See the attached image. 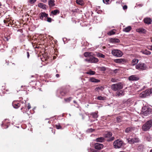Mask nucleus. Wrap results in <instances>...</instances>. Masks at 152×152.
Instances as JSON below:
<instances>
[{
    "label": "nucleus",
    "instance_id": "f257e3e1",
    "mask_svg": "<svg viewBox=\"0 0 152 152\" xmlns=\"http://www.w3.org/2000/svg\"><path fill=\"white\" fill-rule=\"evenodd\" d=\"M123 84L121 83H119L112 84L111 86V88L113 91H117L122 89Z\"/></svg>",
    "mask_w": 152,
    "mask_h": 152
},
{
    "label": "nucleus",
    "instance_id": "f03ea898",
    "mask_svg": "<svg viewBox=\"0 0 152 152\" xmlns=\"http://www.w3.org/2000/svg\"><path fill=\"white\" fill-rule=\"evenodd\" d=\"M124 145V142L120 139H117L114 141L113 143L114 147L116 148H121Z\"/></svg>",
    "mask_w": 152,
    "mask_h": 152
},
{
    "label": "nucleus",
    "instance_id": "7ed1b4c3",
    "mask_svg": "<svg viewBox=\"0 0 152 152\" xmlns=\"http://www.w3.org/2000/svg\"><path fill=\"white\" fill-rule=\"evenodd\" d=\"M152 126V120H150L146 122L142 126V129L144 131L148 130Z\"/></svg>",
    "mask_w": 152,
    "mask_h": 152
},
{
    "label": "nucleus",
    "instance_id": "20e7f679",
    "mask_svg": "<svg viewBox=\"0 0 152 152\" xmlns=\"http://www.w3.org/2000/svg\"><path fill=\"white\" fill-rule=\"evenodd\" d=\"M152 94V88L147 89L141 93L139 96L142 98H145Z\"/></svg>",
    "mask_w": 152,
    "mask_h": 152
},
{
    "label": "nucleus",
    "instance_id": "39448f33",
    "mask_svg": "<svg viewBox=\"0 0 152 152\" xmlns=\"http://www.w3.org/2000/svg\"><path fill=\"white\" fill-rule=\"evenodd\" d=\"M151 112V109L147 107L144 106L142 108V113L145 116H147L148 114H150Z\"/></svg>",
    "mask_w": 152,
    "mask_h": 152
},
{
    "label": "nucleus",
    "instance_id": "423d86ee",
    "mask_svg": "<svg viewBox=\"0 0 152 152\" xmlns=\"http://www.w3.org/2000/svg\"><path fill=\"white\" fill-rule=\"evenodd\" d=\"M84 61L88 63H96L99 61L97 58L93 56H91L89 58H87L85 59Z\"/></svg>",
    "mask_w": 152,
    "mask_h": 152
},
{
    "label": "nucleus",
    "instance_id": "0eeeda50",
    "mask_svg": "<svg viewBox=\"0 0 152 152\" xmlns=\"http://www.w3.org/2000/svg\"><path fill=\"white\" fill-rule=\"evenodd\" d=\"M147 67L146 65L143 63H139L136 66V68L139 70H143L146 69Z\"/></svg>",
    "mask_w": 152,
    "mask_h": 152
},
{
    "label": "nucleus",
    "instance_id": "6e6552de",
    "mask_svg": "<svg viewBox=\"0 0 152 152\" xmlns=\"http://www.w3.org/2000/svg\"><path fill=\"white\" fill-rule=\"evenodd\" d=\"M112 53L114 56L118 57H120L123 55L122 52L118 50H112Z\"/></svg>",
    "mask_w": 152,
    "mask_h": 152
},
{
    "label": "nucleus",
    "instance_id": "1a4fd4ad",
    "mask_svg": "<svg viewBox=\"0 0 152 152\" xmlns=\"http://www.w3.org/2000/svg\"><path fill=\"white\" fill-rule=\"evenodd\" d=\"M129 143L132 144L139 142V140L138 138H129L127 139Z\"/></svg>",
    "mask_w": 152,
    "mask_h": 152
},
{
    "label": "nucleus",
    "instance_id": "9d476101",
    "mask_svg": "<svg viewBox=\"0 0 152 152\" xmlns=\"http://www.w3.org/2000/svg\"><path fill=\"white\" fill-rule=\"evenodd\" d=\"M128 79L130 81H136L139 79V77L136 75H132L129 76Z\"/></svg>",
    "mask_w": 152,
    "mask_h": 152
},
{
    "label": "nucleus",
    "instance_id": "9b49d317",
    "mask_svg": "<svg viewBox=\"0 0 152 152\" xmlns=\"http://www.w3.org/2000/svg\"><path fill=\"white\" fill-rule=\"evenodd\" d=\"M103 147V145L102 144L99 143H96L94 145L95 148L98 150L102 149Z\"/></svg>",
    "mask_w": 152,
    "mask_h": 152
},
{
    "label": "nucleus",
    "instance_id": "f8f14e48",
    "mask_svg": "<svg viewBox=\"0 0 152 152\" xmlns=\"http://www.w3.org/2000/svg\"><path fill=\"white\" fill-rule=\"evenodd\" d=\"M116 96H121L124 95V91L122 90H120L117 91L116 93Z\"/></svg>",
    "mask_w": 152,
    "mask_h": 152
},
{
    "label": "nucleus",
    "instance_id": "ddd939ff",
    "mask_svg": "<svg viewBox=\"0 0 152 152\" xmlns=\"http://www.w3.org/2000/svg\"><path fill=\"white\" fill-rule=\"evenodd\" d=\"M21 104L18 102L14 101L12 103V105L13 107L16 109L18 108Z\"/></svg>",
    "mask_w": 152,
    "mask_h": 152
},
{
    "label": "nucleus",
    "instance_id": "4468645a",
    "mask_svg": "<svg viewBox=\"0 0 152 152\" xmlns=\"http://www.w3.org/2000/svg\"><path fill=\"white\" fill-rule=\"evenodd\" d=\"M114 61L116 63H123L126 62V60L123 58H120L115 59Z\"/></svg>",
    "mask_w": 152,
    "mask_h": 152
},
{
    "label": "nucleus",
    "instance_id": "2eb2a0df",
    "mask_svg": "<svg viewBox=\"0 0 152 152\" xmlns=\"http://www.w3.org/2000/svg\"><path fill=\"white\" fill-rule=\"evenodd\" d=\"M39 16L40 18L42 20H43V19L44 17H47L48 16V14L46 13L45 12H42L40 13L39 14Z\"/></svg>",
    "mask_w": 152,
    "mask_h": 152
},
{
    "label": "nucleus",
    "instance_id": "dca6fc26",
    "mask_svg": "<svg viewBox=\"0 0 152 152\" xmlns=\"http://www.w3.org/2000/svg\"><path fill=\"white\" fill-rule=\"evenodd\" d=\"M144 21L145 23L150 24L151 23L152 20L149 18H146L144 19Z\"/></svg>",
    "mask_w": 152,
    "mask_h": 152
},
{
    "label": "nucleus",
    "instance_id": "f3484780",
    "mask_svg": "<svg viewBox=\"0 0 152 152\" xmlns=\"http://www.w3.org/2000/svg\"><path fill=\"white\" fill-rule=\"evenodd\" d=\"M98 112H93L91 113L90 114L92 115V117L94 118H96L98 117Z\"/></svg>",
    "mask_w": 152,
    "mask_h": 152
},
{
    "label": "nucleus",
    "instance_id": "a211bd4d",
    "mask_svg": "<svg viewBox=\"0 0 152 152\" xmlns=\"http://www.w3.org/2000/svg\"><path fill=\"white\" fill-rule=\"evenodd\" d=\"M139 60L136 58H134L132 59L131 64L132 66H134L138 62Z\"/></svg>",
    "mask_w": 152,
    "mask_h": 152
},
{
    "label": "nucleus",
    "instance_id": "6ab92c4d",
    "mask_svg": "<svg viewBox=\"0 0 152 152\" xmlns=\"http://www.w3.org/2000/svg\"><path fill=\"white\" fill-rule=\"evenodd\" d=\"M38 6L39 7L43 9H45L46 8V5L42 3H39L38 4Z\"/></svg>",
    "mask_w": 152,
    "mask_h": 152
},
{
    "label": "nucleus",
    "instance_id": "aec40b11",
    "mask_svg": "<svg viewBox=\"0 0 152 152\" xmlns=\"http://www.w3.org/2000/svg\"><path fill=\"white\" fill-rule=\"evenodd\" d=\"M54 2L55 1L54 0H49L48 1V4L50 7H53L55 5Z\"/></svg>",
    "mask_w": 152,
    "mask_h": 152
},
{
    "label": "nucleus",
    "instance_id": "412c9836",
    "mask_svg": "<svg viewBox=\"0 0 152 152\" xmlns=\"http://www.w3.org/2000/svg\"><path fill=\"white\" fill-rule=\"evenodd\" d=\"M91 53L87 52H86L84 53V56L85 57L88 58H89L91 56Z\"/></svg>",
    "mask_w": 152,
    "mask_h": 152
},
{
    "label": "nucleus",
    "instance_id": "4be33fe9",
    "mask_svg": "<svg viewBox=\"0 0 152 152\" xmlns=\"http://www.w3.org/2000/svg\"><path fill=\"white\" fill-rule=\"evenodd\" d=\"M89 80L93 83H98L100 81V80L95 78L94 77H91L89 79Z\"/></svg>",
    "mask_w": 152,
    "mask_h": 152
},
{
    "label": "nucleus",
    "instance_id": "5701e85b",
    "mask_svg": "<svg viewBox=\"0 0 152 152\" xmlns=\"http://www.w3.org/2000/svg\"><path fill=\"white\" fill-rule=\"evenodd\" d=\"M134 128L132 127H128L127 128L125 129V132H126L128 133L134 130Z\"/></svg>",
    "mask_w": 152,
    "mask_h": 152
},
{
    "label": "nucleus",
    "instance_id": "b1692460",
    "mask_svg": "<svg viewBox=\"0 0 152 152\" xmlns=\"http://www.w3.org/2000/svg\"><path fill=\"white\" fill-rule=\"evenodd\" d=\"M132 29V28L130 26H128L123 29V31L125 32H129Z\"/></svg>",
    "mask_w": 152,
    "mask_h": 152
},
{
    "label": "nucleus",
    "instance_id": "393cba45",
    "mask_svg": "<svg viewBox=\"0 0 152 152\" xmlns=\"http://www.w3.org/2000/svg\"><path fill=\"white\" fill-rule=\"evenodd\" d=\"M104 137H101L96 138V140L97 142H102L104 141Z\"/></svg>",
    "mask_w": 152,
    "mask_h": 152
},
{
    "label": "nucleus",
    "instance_id": "a878e982",
    "mask_svg": "<svg viewBox=\"0 0 152 152\" xmlns=\"http://www.w3.org/2000/svg\"><path fill=\"white\" fill-rule=\"evenodd\" d=\"M110 41L113 43H118L120 42L118 39H110Z\"/></svg>",
    "mask_w": 152,
    "mask_h": 152
},
{
    "label": "nucleus",
    "instance_id": "bb28decb",
    "mask_svg": "<svg viewBox=\"0 0 152 152\" xmlns=\"http://www.w3.org/2000/svg\"><path fill=\"white\" fill-rule=\"evenodd\" d=\"M137 32L141 33H144L145 32V30L143 28H139L136 29Z\"/></svg>",
    "mask_w": 152,
    "mask_h": 152
},
{
    "label": "nucleus",
    "instance_id": "cd10ccee",
    "mask_svg": "<svg viewBox=\"0 0 152 152\" xmlns=\"http://www.w3.org/2000/svg\"><path fill=\"white\" fill-rule=\"evenodd\" d=\"M51 13L53 14L54 15H56L57 14H58L60 13L59 11L58 10H56L53 11H52Z\"/></svg>",
    "mask_w": 152,
    "mask_h": 152
},
{
    "label": "nucleus",
    "instance_id": "c85d7f7f",
    "mask_svg": "<svg viewBox=\"0 0 152 152\" xmlns=\"http://www.w3.org/2000/svg\"><path fill=\"white\" fill-rule=\"evenodd\" d=\"M115 29L111 30L107 33V34L110 36L113 35L115 34Z\"/></svg>",
    "mask_w": 152,
    "mask_h": 152
},
{
    "label": "nucleus",
    "instance_id": "c756f323",
    "mask_svg": "<svg viewBox=\"0 0 152 152\" xmlns=\"http://www.w3.org/2000/svg\"><path fill=\"white\" fill-rule=\"evenodd\" d=\"M112 135V133L110 132H108L107 134H105L104 137L107 138H109Z\"/></svg>",
    "mask_w": 152,
    "mask_h": 152
},
{
    "label": "nucleus",
    "instance_id": "7c9ffc66",
    "mask_svg": "<svg viewBox=\"0 0 152 152\" xmlns=\"http://www.w3.org/2000/svg\"><path fill=\"white\" fill-rule=\"evenodd\" d=\"M97 56L98 57L102 58H104L105 57V56L102 54L100 53H98L97 54Z\"/></svg>",
    "mask_w": 152,
    "mask_h": 152
},
{
    "label": "nucleus",
    "instance_id": "2f4dec72",
    "mask_svg": "<svg viewBox=\"0 0 152 152\" xmlns=\"http://www.w3.org/2000/svg\"><path fill=\"white\" fill-rule=\"evenodd\" d=\"M86 74H87L90 75H94L95 74V72L92 71L91 70H90L88 72H86Z\"/></svg>",
    "mask_w": 152,
    "mask_h": 152
},
{
    "label": "nucleus",
    "instance_id": "473e14b6",
    "mask_svg": "<svg viewBox=\"0 0 152 152\" xmlns=\"http://www.w3.org/2000/svg\"><path fill=\"white\" fill-rule=\"evenodd\" d=\"M104 89V87L102 86H99L98 87H96L95 89V90L96 91H97L99 90H100L102 91H103V89Z\"/></svg>",
    "mask_w": 152,
    "mask_h": 152
},
{
    "label": "nucleus",
    "instance_id": "72a5a7b5",
    "mask_svg": "<svg viewBox=\"0 0 152 152\" xmlns=\"http://www.w3.org/2000/svg\"><path fill=\"white\" fill-rule=\"evenodd\" d=\"M97 99L100 100H104L106 99V97L99 96L97 97Z\"/></svg>",
    "mask_w": 152,
    "mask_h": 152
},
{
    "label": "nucleus",
    "instance_id": "f704fd0d",
    "mask_svg": "<svg viewBox=\"0 0 152 152\" xmlns=\"http://www.w3.org/2000/svg\"><path fill=\"white\" fill-rule=\"evenodd\" d=\"M122 118L121 116H119L116 118V121L117 123H120L121 122Z\"/></svg>",
    "mask_w": 152,
    "mask_h": 152
},
{
    "label": "nucleus",
    "instance_id": "c9c22d12",
    "mask_svg": "<svg viewBox=\"0 0 152 152\" xmlns=\"http://www.w3.org/2000/svg\"><path fill=\"white\" fill-rule=\"evenodd\" d=\"M146 140L148 141H150L151 140V137L149 135H147L145 136Z\"/></svg>",
    "mask_w": 152,
    "mask_h": 152
},
{
    "label": "nucleus",
    "instance_id": "e433bc0d",
    "mask_svg": "<svg viewBox=\"0 0 152 152\" xmlns=\"http://www.w3.org/2000/svg\"><path fill=\"white\" fill-rule=\"evenodd\" d=\"M76 3L80 5H82L83 4V1L81 0H76Z\"/></svg>",
    "mask_w": 152,
    "mask_h": 152
},
{
    "label": "nucleus",
    "instance_id": "4c0bfd02",
    "mask_svg": "<svg viewBox=\"0 0 152 152\" xmlns=\"http://www.w3.org/2000/svg\"><path fill=\"white\" fill-rule=\"evenodd\" d=\"M143 53L146 55H150L151 53V52L146 50L143 51Z\"/></svg>",
    "mask_w": 152,
    "mask_h": 152
},
{
    "label": "nucleus",
    "instance_id": "58836bf2",
    "mask_svg": "<svg viewBox=\"0 0 152 152\" xmlns=\"http://www.w3.org/2000/svg\"><path fill=\"white\" fill-rule=\"evenodd\" d=\"M114 137H113L108 139L107 140V141L108 142H110L113 140H114Z\"/></svg>",
    "mask_w": 152,
    "mask_h": 152
},
{
    "label": "nucleus",
    "instance_id": "ea45409f",
    "mask_svg": "<svg viewBox=\"0 0 152 152\" xmlns=\"http://www.w3.org/2000/svg\"><path fill=\"white\" fill-rule=\"evenodd\" d=\"M94 130V129H92V128H90L89 129H88L87 130V132H93Z\"/></svg>",
    "mask_w": 152,
    "mask_h": 152
},
{
    "label": "nucleus",
    "instance_id": "a19ab883",
    "mask_svg": "<svg viewBox=\"0 0 152 152\" xmlns=\"http://www.w3.org/2000/svg\"><path fill=\"white\" fill-rule=\"evenodd\" d=\"M56 128L57 129H61V126L59 124H56Z\"/></svg>",
    "mask_w": 152,
    "mask_h": 152
},
{
    "label": "nucleus",
    "instance_id": "79ce46f5",
    "mask_svg": "<svg viewBox=\"0 0 152 152\" xmlns=\"http://www.w3.org/2000/svg\"><path fill=\"white\" fill-rule=\"evenodd\" d=\"M71 99H72V98L71 97H70L69 98H67V99H64V100H65V101L66 102H69L71 100Z\"/></svg>",
    "mask_w": 152,
    "mask_h": 152
},
{
    "label": "nucleus",
    "instance_id": "37998d69",
    "mask_svg": "<svg viewBox=\"0 0 152 152\" xmlns=\"http://www.w3.org/2000/svg\"><path fill=\"white\" fill-rule=\"evenodd\" d=\"M103 1L104 4H109V0H103Z\"/></svg>",
    "mask_w": 152,
    "mask_h": 152
},
{
    "label": "nucleus",
    "instance_id": "c03bdc74",
    "mask_svg": "<svg viewBox=\"0 0 152 152\" xmlns=\"http://www.w3.org/2000/svg\"><path fill=\"white\" fill-rule=\"evenodd\" d=\"M47 21L48 22H51L52 21V19L50 18H49L47 17Z\"/></svg>",
    "mask_w": 152,
    "mask_h": 152
},
{
    "label": "nucleus",
    "instance_id": "a18cd8bd",
    "mask_svg": "<svg viewBox=\"0 0 152 152\" xmlns=\"http://www.w3.org/2000/svg\"><path fill=\"white\" fill-rule=\"evenodd\" d=\"M37 0H29V2L31 4L34 3Z\"/></svg>",
    "mask_w": 152,
    "mask_h": 152
},
{
    "label": "nucleus",
    "instance_id": "49530a36",
    "mask_svg": "<svg viewBox=\"0 0 152 152\" xmlns=\"http://www.w3.org/2000/svg\"><path fill=\"white\" fill-rule=\"evenodd\" d=\"M117 80L114 78H112L111 80V81L113 82H117Z\"/></svg>",
    "mask_w": 152,
    "mask_h": 152
},
{
    "label": "nucleus",
    "instance_id": "de8ad7c7",
    "mask_svg": "<svg viewBox=\"0 0 152 152\" xmlns=\"http://www.w3.org/2000/svg\"><path fill=\"white\" fill-rule=\"evenodd\" d=\"M21 104H24V105L25 104H26V101L25 100L22 101L21 102Z\"/></svg>",
    "mask_w": 152,
    "mask_h": 152
},
{
    "label": "nucleus",
    "instance_id": "09e8293b",
    "mask_svg": "<svg viewBox=\"0 0 152 152\" xmlns=\"http://www.w3.org/2000/svg\"><path fill=\"white\" fill-rule=\"evenodd\" d=\"M123 8L124 10H125L127 8V6L126 5H125L123 7Z\"/></svg>",
    "mask_w": 152,
    "mask_h": 152
},
{
    "label": "nucleus",
    "instance_id": "8fccbe9b",
    "mask_svg": "<svg viewBox=\"0 0 152 152\" xmlns=\"http://www.w3.org/2000/svg\"><path fill=\"white\" fill-rule=\"evenodd\" d=\"M60 94L61 96H63L65 94V93L64 92L62 91L60 92Z\"/></svg>",
    "mask_w": 152,
    "mask_h": 152
},
{
    "label": "nucleus",
    "instance_id": "3c124183",
    "mask_svg": "<svg viewBox=\"0 0 152 152\" xmlns=\"http://www.w3.org/2000/svg\"><path fill=\"white\" fill-rule=\"evenodd\" d=\"M27 107H28V110H29V109H30L31 108V106L29 103L28 104V105Z\"/></svg>",
    "mask_w": 152,
    "mask_h": 152
},
{
    "label": "nucleus",
    "instance_id": "603ef678",
    "mask_svg": "<svg viewBox=\"0 0 152 152\" xmlns=\"http://www.w3.org/2000/svg\"><path fill=\"white\" fill-rule=\"evenodd\" d=\"M26 107V105L25 104V105L24 106H23V107H22V108L21 109V110H22L23 108H25Z\"/></svg>",
    "mask_w": 152,
    "mask_h": 152
},
{
    "label": "nucleus",
    "instance_id": "864d4df0",
    "mask_svg": "<svg viewBox=\"0 0 152 152\" xmlns=\"http://www.w3.org/2000/svg\"><path fill=\"white\" fill-rule=\"evenodd\" d=\"M62 40L64 41V43L65 44L66 43L65 42L67 40V39H62Z\"/></svg>",
    "mask_w": 152,
    "mask_h": 152
},
{
    "label": "nucleus",
    "instance_id": "5fc2aeb1",
    "mask_svg": "<svg viewBox=\"0 0 152 152\" xmlns=\"http://www.w3.org/2000/svg\"><path fill=\"white\" fill-rule=\"evenodd\" d=\"M27 55V57L28 58H29V54L28 52H27L26 53Z\"/></svg>",
    "mask_w": 152,
    "mask_h": 152
},
{
    "label": "nucleus",
    "instance_id": "6e6d98bb",
    "mask_svg": "<svg viewBox=\"0 0 152 152\" xmlns=\"http://www.w3.org/2000/svg\"><path fill=\"white\" fill-rule=\"evenodd\" d=\"M88 121H90V122L91 123L92 122H93L94 121H93V120H91L90 119V117L89 116V120H88Z\"/></svg>",
    "mask_w": 152,
    "mask_h": 152
},
{
    "label": "nucleus",
    "instance_id": "4d7b16f0",
    "mask_svg": "<svg viewBox=\"0 0 152 152\" xmlns=\"http://www.w3.org/2000/svg\"><path fill=\"white\" fill-rule=\"evenodd\" d=\"M137 5L138 6H139L140 7H142V6H143V4H137Z\"/></svg>",
    "mask_w": 152,
    "mask_h": 152
},
{
    "label": "nucleus",
    "instance_id": "13d9d810",
    "mask_svg": "<svg viewBox=\"0 0 152 152\" xmlns=\"http://www.w3.org/2000/svg\"><path fill=\"white\" fill-rule=\"evenodd\" d=\"M59 74H56V77H59Z\"/></svg>",
    "mask_w": 152,
    "mask_h": 152
},
{
    "label": "nucleus",
    "instance_id": "bf43d9fd",
    "mask_svg": "<svg viewBox=\"0 0 152 152\" xmlns=\"http://www.w3.org/2000/svg\"><path fill=\"white\" fill-rule=\"evenodd\" d=\"M149 49V50H152V45L150 46Z\"/></svg>",
    "mask_w": 152,
    "mask_h": 152
},
{
    "label": "nucleus",
    "instance_id": "052dcab7",
    "mask_svg": "<svg viewBox=\"0 0 152 152\" xmlns=\"http://www.w3.org/2000/svg\"><path fill=\"white\" fill-rule=\"evenodd\" d=\"M42 1L44 3H45L47 2V0H42Z\"/></svg>",
    "mask_w": 152,
    "mask_h": 152
},
{
    "label": "nucleus",
    "instance_id": "680f3d73",
    "mask_svg": "<svg viewBox=\"0 0 152 152\" xmlns=\"http://www.w3.org/2000/svg\"><path fill=\"white\" fill-rule=\"evenodd\" d=\"M92 152H97V151L96 150H92Z\"/></svg>",
    "mask_w": 152,
    "mask_h": 152
},
{
    "label": "nucleus",
    "instance_id": "e2e57ef3",
    "mask_svg": "<svg viewBox=\"0 0 152 152\" xmlns=\"http://www.w3.org/2000/svg\"><path fill=\"white\" fill-rule=\"evenodd\" d=\"M73 102H74V103H75V104H76V103H77V102H76L75 101V100H74V101H73Z\"/></svg>",
    "mask_w": 152,
    "mask_h": 152
},
{
    "label": "nucleus",
    "instance_id": "0e129e2a",
    "mask_svg": "<svg viewBox=\"0 0 152 152\" xmlns=\"http://www.w3.org/2000/svg\"><path fill=\"white\" fill-rule=\"evenodd\" d=\"M22 105V107H23V106H24V104H21Z\"/></svg>",
    "mask_w": 152,
    "mask_h": 152
},
{
    "label": "nucleus",
    "instance_id": "69168bd1",
    "mask_svg": "<svg viewBox=\"0 0 152 152\" xmlns=\"http://www.w3.org/2000/svg\"><path fill=\"white\" fill-rule=\"evenodd\" d=\"M7 41H8V39L7 38Z\"/></svg>",
    "mask_w": 152,
    "mask_h": 152
},
{
    "label": "nucleus",
    "instance_id": "338daca9",
    "mask_svg": "<svg viewBox=\"0 0 152 152\" xmlns=\"http://www.w3.org/2000/svg\"><path fill=\"white\" fill-rule=\"evenodd\" d=\"M150 152H152V150L150 151Z\"/></svg>",
    "mask_w": 152,
    "mask_h": 152
},
{
    "label": "nucleus",
    "instance_id": "774afa93",
    "mask_svg": "<svg viewBox=\"0 0 152 152\" xmlns=\"http://www.w3.org/2000/svg\"><path fill=\"white\" fill-rule=\"evenodd\" d=\"M151 42H152V39H151Z\"/></svg>",
    "mask_w": 152,
    "mask_h": 152
}]
</instances>
